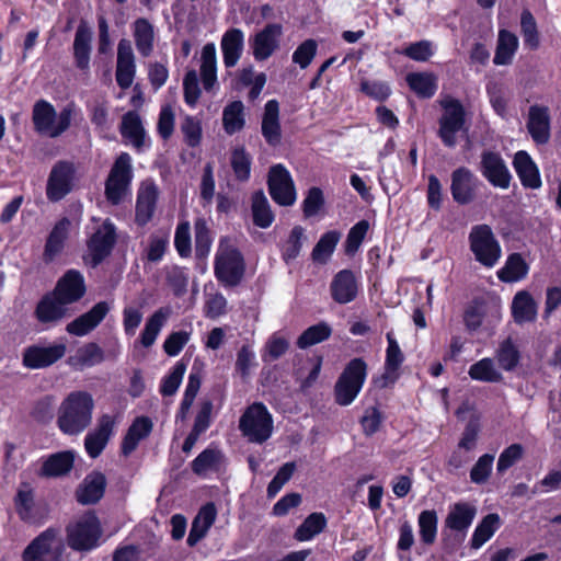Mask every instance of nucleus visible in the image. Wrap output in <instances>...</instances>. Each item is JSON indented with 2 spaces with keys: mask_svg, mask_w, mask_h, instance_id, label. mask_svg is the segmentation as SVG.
Wrapping results in <instances>:
<instances>
[{
  "mask_svg": "<svg viewBox=\"0 0 561 561\" xmlns=\"http://www.w3.org/2000/svg\"><path fill=\"white\" fill-rule=\"evenodd\" d=\"M93 411L94 400L91 393L83 390L71 391L58 407L57 426L62 434L77 436L91 425Z\"/></svg>",
  "mask_w": 561,
  "mask_h": 561,
  "instance_id": "obj_1",
  "label": "nucleus"
},
{
  "mask_svg": "<svg viewBox=\"0 0 561 561\" xmlns=\"http://www.w3.org/2000/svg\"><path fill=\"white\" fill-rule=\"evenodd\" d=\"M72 113V106L68 105L57 114L49 102L39 100L33 106L35 130L50 138L59 137L69 128Z\"/></svg>",
  "mask_w": 561,
  "mask_h": 561,
  "instance_id": "obj_2",
  "label": "nucleus"
},
{
  "mask_svg": "<svg viewBox=\"0 0 561 561\" xmlns=\"http://www.w3.org/2000/svg\"><path fill=\"white\" fill-rule=\"evenodd\" d=\"M273 417L261 402L249 405L239 420V430L249 442L262 444L273 434Z\"/></svg>",
  "mask_w": 561,
  "mask_h": 561,
  "instance_id": "obj_3",
  "label": "nucleus"
},
{
  "mask_svg": "<svg viewBox=\"0 0 561 561\" xmlns=\"http://www.w3.org/2000/svg\"><path fill=\"white\" fill-rule=\"evenodd\" d=\"M470 250L476 260L485 267H493L502 255V250L489 225H476L469 232Z\"/></svg>",
  "mask_w": 561,
  "mask_h": 561,
  "instance_id": "obj_4",
  "label": "nucleus"
},
{
  "mask_svg": "<svg viewBox=\"0 0 561 561\" xmlns=\"http://www.w3.org/2000/svg\"><path fill=\"white\" fill-rule=\"evenodd\" d=\"M366 375L365 362L360 358L352 359L335 383L336 403L343 407L350 405L360 392Z\"/></svg>",
  "mask_w": 561,
  "mask_h": 561,
  "instance_id": "obj_5",
  "label": "nucleus"
},
{
  "mask_svg": "<svg viewBox=\"0 0 561 561\" xmlns=\"http://www.w3.org/2000/svg\"><path fill=\"white\" fill-rule=\"evenodd\" d=\"M102 529L93 513L82 515L76 523L67 527V539L70 548L77 551H89L100 545Z\"/></svg>",
  "mask_w": 561,
  "mask_h": 561,
  "instance_id": "obj_6",
  "label": "nucleus"
},
{
  "mask_svg": "<svg viewBox=\"0 0 561 561\" xmlns=\"http://www.w3.org/2000/svg\"><path fill=\"white\" fill-rule=\"evenodd\" d=\"M133 176L131 157L127 152H122L105 182L107 201L114 205L119 204L129 194Z\"/></svg>",
  "mask_w": 561,
  "mask_h": 561,
  "instance_id": "obj_7",
  "label": "nucleus"
},
{
  "mask_svg": "<svg viewBox=\"0 0 561 561\" xmlns=\"http://www.w3.org/2000/svg\"><path fill=\"white\" fill-rule=\"evenodd\" d=\"M244 273L241 253L232 247H220L215 260V274L225 286H236Z\"/></svg>",
  "mask_w": 561,
  "mask_h": 561,
  "instance_id": "obj_8",
  "label": "nucleus"
},
{
  "mask_svg": "<svg viewBox=\"0 0 561 561\" xmlns=\"http://www.w3.org/2000/svg\"><path fill=\"white\" fill-rule=\"evenodd\" d=\"M444 110L439 118L438 135L447 147H455L457 144V133H459L465 125V108L460 101L448 98L442 101Z\"/></svg>",
  "mask_w": 561,
  "mask_h": 561,
  "instance_id": "obj_9",
  "label": "nucleus"
},
{
  "mask_svg": "<svg viewBox=\"0 0 561 561\" xmlns=\"http://www.w3.org/2000/svg\"><path fill=\"white\" fill-rule=\"evenodd\" d=\"M62 542L57 531L48 528L38 535L24 550L23 561H59Z\"/></svg>",
  "mask_w": 561,
  "mask_h": 561,
  "instance_id": "obj_10",
  "label": "nucleus"
},
{
  "mask_svg": "<svg viewBox=\"0 0 561 561\" xmlns=\"http://www.w3.org/2000/svg\"><path fill=\"white\" fill-rule=\"evenodd\" d=\"M268 192L273 201L282 206H291L297 195L289 171L283 164L271 167L267 179Z\"/></svg>",
  "mask_w": 561,
  "mask_h": 561,
  "instance_id": "obj_11",
  "label": "nucleus"
},
{
  "mask_svg": "<svg viewBox=\"0 0 561 561\" xmlns=\"http://www.w3.org/2000/svg\"><path fill=\"white\" fill-rule=\"evenodd\" d=\"M66 354V344L54 343L48 345L35 344L26 347L23 352L22 363L30 369L48 367Z\"/></svg>",
  "mask_w": 561,
  "mask_h": 561,
  "instance_id": "obj_12",
  "label": "nucleus"
},
{
  "mask_svg": "<svg viewBox=\"0 0 561 561\" xmlns=\"http://www.w3.org/2000/svg\"><path fill=\"white\" fill-rule=\"evenodd\" d=\"M75 179L73 164L67 161L57 162L48 176L46 195L51 202L62 199L72 190Z\"/></svg>",
  "mask_w": 561,
  "mask_h": 561,
  "instance_id": "obj_13",
  "label": "nucleus"
},
{
  "mask_svg": "<svg viewBox=\"0 0 561 561\" xmlns=\"http://www.w3.org/2000/svg\"><path fill=\"white\" fill-rule=\"evenodd\" d=\"M115 425L114 415L103 414L98 419L96 426L84 437V449L89 457L98 458L102 454L114 434Z\"/></svg>",
  "mask_w": 561,
  "mask_h": 561,
  "instance_id": "obj_14",
  "label": "nucleus"
},
{
  "mask_svg": "<svg viewBox=\"0 0 561 561\" xmlns=\"http://www.w3.org/2000/svg\"><path fill=\"white\" fill-rule=\"evenodd\" d=\"M480 172L495 187H510L512 175L500 153L483 151L480 161Z\"/></svg>",
  "mask_w": 561,
  "mask_h": 561,
  "instance_id": "obj_15",
  "label": "nucleus"
},
{
  "mask_svg": "<svg viewBox=\"0 0 561 561\" xmlns=\"http://www.w3.org/2000/svg\"><path fill=\"white\" fill-rule=\"evenodd\" d=\"M282 34V25L276 23L267 24L257 32L250 42L254 59L263 61L270 58L278 48Z\"/></svg>",
  "mask_w": 561,
  "mask_h": 561,
  "instance_id": "obj_16",
  "label": "nucleus"
},
{
  "mask_svg": "<svg viewBox=\"0 0 561 561\" xmlns=\"http://www.w3.org/2000/svg\"><path fill=\"white\" fill-rule=\"evenodd\" d=\"M115 227L110 220H105L92 233L88 241V249L93 266L100 264L111 253L115 243Z\"/></svg>",
  "mask_w": 561,
  "mask_h": 561,
  "instance_id": "obj_17",
  "label": "nucleus"
},
{
  "mask_svg": "<svg viewBox=\"0 0 561 561\" xmlns=\"http://www.w3.org/2000/svg\"><path fill=\"white\" fill-rule=\"evenodd\" d=\"M136 76L135 54L129 41L123 38L117 45L115 78L118 87L126 90L131 87Z\"/></svg>",
  "mask_w": 561,
  "mask_h": 561,
  "instance_id": "obj_18",
  "label": "nucleus"
},
{
  "mask_svg": "<svg viewBox=\"0 0 561 561\" xmlns=\"http://www.w3.org/2000/svg\"><path fill=\"white\" fill-rule=\"evenodd\" d=\"M93 32L85 21H81L77 27L73 44V62L82 73H90Z\"/></svg>",
  "mask_w": 561,
  "mask_h": 561,
  "instance_id": "obj_19",
  "label": "nucleus"
},
{
  "mask_svg": "<svg viewBox=\"0 0 561 561\" xmlns=\"http://www.w3.org/2000/svg\"><path fill=\"white\" fill-rule=\"evenodd\" d=\"M477 514L474 505L468 502H457L449 506L444 520V528L465 536Z\"/></svg>",
  "mask_w": 561,
  "mask_h": 561,
  "instance_id": "obj_20",
  "label": "nucleus"
},
{
  "mask_svg": "<svg viewBox=\"0 0 561 561\" xmlns=\"http://www.w3.org/2000/svg\"><path fill=\"white\" fill-rule=\"evenodd\" d=\"M67 306L53 293L46 294L35 308V317L46 329L51 328L66 317Z\"/></svg>",
  "mask_w": 561,
  "mask_h": 561,
  "instance_id": "obj_21",
  "label": "nucleus"
},
{
  "mask_svg": "<svg viewBox=\"0 0 561 561\" xmlns=\"http://www.w3.org/2000/svg\"><path fill=\"white\" fill-rule=\"evenodd\" d=\"M110 309L106 301L95 304L88 312L69 322L66 328L67 332L76 336L87 335L103 321Z\"/></svg>",
  "mask_w": 561,
  "mask_h": 561,
  "instance_id": "obj_22",
  "label": "nucleus"
},
{
  "mask_svg": "<svg viewBox=\"0 0 561 561\" xmlns=\"http://www.w3.org/2000/svg\"><path fill=\"white\" fill-rule=\"evenodd\" d=\"M477 179L467 168H458L451 173L450 192L456 203L467 205L476 195Z\"/></svg>",
  "mask_w": 561,
  "mask_h": 561,
  "instance_id": "obj_23",
  "label": "nucleus"
},
{
  "mask_svg": "<svg viewBox=\"0 0 561 561\" xmlns=\"http://www.w3.org/2000/svg\"><path fill=\"white\" fill-rule=\"evenodd\" d=\"M85 293L84 278L76 270L68 271L57 283L53 291L66 305L78 301Z\"/></svg>",
  "mask_w": 561,
  "mask_h": 561,
  "instance_id": "obj_24",
  "label": "nucleus"
},
{
  "mask_svg": "<svg viewBox=\"0 0 561 561\" xmlns=\"http://www.w3.org/2000/svg\"><path fill=\"white\" fill-rule=\"evenodd\" d=\"M527 129L537 145H546L550 139V114L547 106L531 105L528 112Z\"/></svg>",
  "mask_w": 561,
  "mask_h": 561,
  "instance_id": "obj_25",
  "label": "nucleus"
},
{
  "mask_svg": "<svg viewBox=\"0 0 561 561\" xmlns=\"http://www.w3.org/2000/svg\"><path fill=\"white\" fill-rule=\"evenodd\" d=\"M199 75L203 89L207 93H215L219 84L217 78V54L214 43H207L202 48Z\"/></svg>",
  "mask_w": 561,
  "mask_h": 561,
  "instance_id": "obj_26",
  "label": "nucleus"
},
{
  "mask_svg": "<svg viewBox=\"0 0 561 561\" xmlns=\"http://www.w3.org/2000/svg\"><path fill=\"white\" fill-rule=\"evenodd\" d=\"M334 301L344 305L353 301L358 293V282L351 270L340 271L332 279L330 286Z\"/></svg>",
  "mask_w": 561,
  "mask_h": 561,
  "instance_id": "obj_27",
  "label": "nucleus"
},
{
  "mask_svg": "<svg viewBox=\"0 0 561 561\" xmlns=\"http://www.w3.org/2000/svg\"><path fill=\"white\" fill-rule=\"evenodd\" d=\"M244 47V33L240 28L227 30L220 42L222 61L226 68L234 67L242 56Z\"/></svg>",
  "mask_w": 561,
  "mask_h": 561,
  "instance_id": "obj_28",
  "label": "nucleus"
},
{
  "mask_svg": "<svg viewBox=\"0 0 561 561\" xmlns=\"http://www.w3.org/2000/svg\"><path fill=\"white\" fill-rule=\"evenodd\" d=\"M70 227L71 221L66 217L53 227L44 247L43 260L45 263H51L62 252Z\"/></svg>",
  "mask_w": 561,
  "mask_h": 561,
  "instance_id": "obj_29",
  "label": "nucleus"
},
{
  "mask_svg": "<svg viewBox=\"0 0 561 561\" xmlns=\"http://www.w3.org/2000/svg\"><path fill=\"white\" fill-rule=\"evenodd\" d=\"M513 165L523 186L533 190L541 186L539 170L526 151L520 150L515 153Z\"/></svg>",
  "mask_w": 561,
  "mask_h": 561,
  "instance_id": "obj_30",
  "label": "nucleus"
},
{
  "mask_svg": "<svg viewBox=\"0 0 561 561\" xmlns=\"http://www.w3.org/2000/svg\"><path fill=\"white\" fill-rule=\"evenodd\" d=\"M262 135L266 142L276 146L280 141L279 104L276 100L265 103L262 118Z\"/></svg>",
  "mask_w": 561,
  "mask_h": 561,
  "instance_id": "obj_31",
  "label": "nucleus"
},
{
  "mask_svg": "<svg viewBox=\"0 0 561 561\" xmlns=\"http://www.w3.org/2000/svg\"><path fill=\"white\" fill-rule=\"evenodd\" d=\"M158 188L153 183H144L136 203V221L144 226L150 221L156 209Z\"/></svg>",
  "mask_w": 561,
  "mask_h": 561,
  "instance_id": "obj_32",
  "label": "nucleus"
},
{
  "mask_svg": "<svg viewBox=\"0 0 561 561\" xmlns=\"http://www.w3.org/2000/svg\"><path fill=\"white\" fill-rule=\"evenodd\" d=\"M106 479L101 472L88 474L77 492V500L81 504H94L104 494Z\"/></svg>",
  "mask_w": 561,
  "mask_h": 561,
  "instance_id": "obj_33",
  "label": "nucleus"
},
{
  "mask_svg": "<svg viewBox=\"0 0 561 561\" xmlns=\"http://www.w3.org/2000/svg\"><path fill=\"white\" fill-rule=\"evenodd\" d=\"M152 431V422L147 416L136 417L129 426L122 443V453L125 456L131 454L139 442L146 438Z\"/></svg>",
  "mask_w": 561,
  "mask_h": 561,
  "instance_id": "obj_34",
  "label": "nucleus"
},
{
  "mask_svg": "<svg viewBox=\"0 0 561 561\" xmlns=\"http://www.w3.org/2000/svg\"><path fill=\"white\" fill-rule=\"evenodd\" d=\"M216 507L213 503L204 505L192 523V527L187 537V543L195 546L204 538L216 519Z\"/></svg>",
  "mask_w": 561,
  "mask_h": 561,
  "instance_id": "obj_35",
  "label": "nucleus"
},
{
  "mask_svg": "<svg viewBox=\"0 0 561 561\" xmlns=\"http://www.w3.org/2000/svg\"><path fill=\"white\" fill-rule=\"evenodd\" d=\"M121 134L137 150L145 146V129L140 116L135 111H129L122 117Z\"/></svg>",
  "mask_w": 561,
  "mask_h": 561,
  "instance_id": "obj_36",
  "label": "nucleus"
},
{
  "mask_svg": "<svg viewBox=\"0 0 561 561\" xmlns=\"http://www.w3.org/2000/svg\"><path fill=\"white\" fill-rule=\"evenodd\" d=\"M75 455L70 450L59 451L47 457L41 468V476L55 478L68 473L73 467Z\"/></svg>",
  "mask_w": 561,
  "mask_h": 561,
  "instance_id": "obj_37",
  "label": "nucleus"
},
{
  "mask_svg": "<svg viewBox=\"0 0 561 561\" xmlns=\"http://www.w3.org/2000/svg\"><path fill=\"white\" fill-rule=\"evenodd\" d=\"M134 39L138 53L142 57L152 54L154 47V28L153 25L144 18H139L134 22Z\"/></svg>",
  "mask_w": 561,
  "mask_h": 561,
  "instance_id": "obj_38",
  "label": "nucleus"
},
{
  "mask_svg": "<svg viewBox=\"0 0 561 561\" xmlns=\"http://www.w3.org/2000/svg\"><path fill=\"white\" fill-rule=\"evenodd\" d=\"M512 312L516 323L533 322L537 318V304L528 291H518L513 298Z\"/></svg>",
  "mask_w": 561,
  "mask_h": 561,
  "instance_id": "obj_39",
  "label": "nucleus"
},
{
  "mask_svg": "<svg viewBox=\"0 0 561 561\" xmlns=\"http://www.w3.org/2000/svg\"><path fill=\"white\" fill-rule=\"evenodd\" d=\"M104 360V352L96 343H87L80 346L76 354L68 358V363L76 369L95 366Z\"/></svg>",
  "mask_w": 561,
  "mask_h": 561,
  "instance_id": "obj_40",
  "label": "nucleus"
},
{
  "mask_svg": "<svg viewBox=\"0 0 561 561\" xmlns=\"http://www.w3.org/2000/svg\"><path fill=\"white\" fill-rule=\"evenodd\" d=\"M517 48V36L507 30H500L493 62L495 65L511 64Z\"/></svg>",
  "mask_w": 561,
  "mask_h": 561,
  "instance_id": "obj_41",
  "label": "nucleus"
},
{
  "mask_svg": "<svg viewBox=\"0 0 561 561\" xmlns=\"http://www.w3.org/2000/svg\"><path fill=\"white\" fill-rule=\"evenodd\" d=\"M169 316V309L160 308L147 319L145 328L140 334V343L144 347H150L154 344Z\"/></svg>",
  "mask_w": 561,
  "mask_h": 561,
  "instance_id": "obj_42",
  "label": "nucleus"
},
{
  "mask_svg": "<svg viewBox=\"0 0 561 561\" xmlns=\"http://www.w3.org/2000/svg\"><path fill=\"white\" fill-rule=\"evenodd\" d=\"M327 524V517L323 513H311L296 529L294 539L299 542L310 541L324 530Z\"/></svg>",
  "mask_w": 561,
  "mask_h": 561,
  "instance_id": "obj_43",
  "label": "nucleus"
},
{
  "mask_svg": "<svg viewBox=\"0 0 561 561\" xmlns=\"http://www.w3.org/2000/svg\"><path fill=\"white\" fill-rule=\"evenodd\" d=\"M245 125L244 105L241 101L228 103L222 111V126L228 135L240 131Z\"/></svg>",
  "mask_w": 561,
  "mask_h": 561,
  "instance_id": "obj_44",
  "label": "nucleus"
},
{
  "mask_svg": "<svg viewBox=\"0 0 561 561\" xmlns=\"http://www.w3.org/2000/svg\"><path fill=\"white\" fill-rule=\"evenodd\" d=\"M251 201V210L254 225L262 229L268 228L274 221V214L264 192L257 191L253 193Z\"/></svg>",
  "mask_w": 561,
  "mask_h": 561,
  "instance_id": "obj_45",
  "label": "nucleus"
},
{
  "mask_svg": "<svg viewBox=\"0 0 561 561\" xmlns=\"http://www.w3.org/2000/svg\"><path fill=\"white\" fill-rule=\"evenodd\" d=\"M224 461V454L215 447L203 450L192 462V470L198 476L208 471H218Z\"/></svg>",
  "mask_w": 561,
  "mask_h": 561,
  "instance_id": "obj_46",
  "label": "nucleus"
},
{
  "mask_svg": "<svg viewBox=\"0 0 561 561\" xmlns=\"http://www.w3.org/2000/svg\"><path fill=\"white\" fill-rule=\"evenodd\" d=\"M341 233L331 230L321 236L311 252V260L317 264H325L331 259L339 241Z\"/></svg>",
  "mask_w": 561,
  "mask_h": 561,
  "instance_id": "obj_47",
  "label": "nucleus"
},
{
  "mask_svg": "<svg viewBox=\"0 0 561 561\" xmlns=\"http://www.w3.org/2000/svg\"><path fill=\"white\" fill-rule=\"evenodd\" d=\"M501 525L500 516L495 513L488 514L483 517V519L477 525L472 537H471V548L479 549L481 548L491 537L495 534Z\"/></svg>",
  "mask_w": 561,
  "mask_h": 561,
  "instance_id": "obj_48",
  "label": "nucleus"
},
{
  "mask_svg": "<svg viewBox=\"0 0 561 561\" xmlns=\"http://www.w3.org/2000/svg\"><path fill=\"white\" fill-rule=\"evenodd\" d=\"M410 89L420 98H432L437 90L436 77L427 72H414L407 76Z\"/></svg>",
  "mask_w": 561,
  "mask_h": 561,
  "instance_id": "obj_49",
  "label": "nucleus"
},
{
  "mask_svg": "<svg viewBox=\"0 0 561 561\" xmlns=\"http://www.w3.org/2000/svg\"><path fill=\"white\" fill-rule=\"evenodd\" d=\"M528 273V266L519 253L507 257L505 265L497 271V277L506 283L518 282Z\"/></svg>",
  "mask_w": 561,
  "mask_h": 561,
  "instance_id": "obj_50",
  "label": "nucleus"
},
{
  "mask_svg": "<svg viewBox=\"0 0 561 561\" xmlns=\"http://www.w3.org/2000/svg\"><path fill=\"white\" fill-rule=\"evenodd\" d=\"M419 536L424 545H433L437 537L438 516L435 510H424L417 517Z\"/></svg>",
  "mask_w": 561,
  "mask_h": 561,
  "instance_id": "obj_51",
  "label": "nucleus"
},
{
  "mask_svg": "<svg viewBox=\"0 0 561 561\" xmlns=\"http://www.w3.org/2000/svg\"><path fill=\"white\" fill-rule=\"evenodd\" d=\"M331 327L327 322H319L306 329L297 340V346L306 350L312 345L321 343L330 337Z\"/></svg>",
  "mask_w": 561,
  "mask_h": 561,
  "instance_id": "obj_52",
  "label": "nucleus"
},
{
  "mask_svg": "<svg viewBox=\"0 0 561 561\" xmlns=\"http://www.w3.org/2000/svg\"><path fill=\"white\" fill-rule=\"evenodd\" d=\"M230 164L237 181L247 182L250 179L252 158L243 147H236L232 150Z\"/></svg>",
  "mask_w": 561,
  "mask_h": 561,
  "instance_id": "obj_53",
  "label": "nucleus"
},
{
  "mask_svg": "<svg viewBox=\"0 0 561 561\" xmlns=\"http://www.w3.org/2000/svg\"><path fill=\"white\" fill-rule=\"evenodd\" d=\"M14 504L19 517L27 523L35 520L34 515V494L28 485H23L16 492Z\"/></svg>",
  "mask_w": 561,
  "mask_h": 561,
  "instance_id": "obj_54",
  "label": "nucleus"
},
{
  "mask_svg": "<svg viewBox=\"0 0 561 561\" xmlns=\"http://www.w3.org/2000/svg\"><path fill=\"white\" fill-rule=\"evenodd\" d=\"M194 230L196 255L204 257L208 255L213 244V237L207 220L203 217L197 218L194 222Z\"/></svg>",
  "mask_w": 561,
  "mask_h": 561,
  "instance_id": "obj_55",
  "label": "nucleus"
},
{
  "mask_svg": "<svg viewBox=\"0 0 561 561\" xmlns=\"http://www.w3.org/2000/svg\"><path fill=\"white\" fill-rule=\"evenodd\" d=\"M469 376L479 381L497 382L502 379V375L496 370L492 359L483 358L471 365Z\"/></svg>",
  "mask_w": 561,
  "mask_h": 561,
  "instance_id": "obj_56",
  "label": "nucleus"
},
{
  "mask_svg": "<svg viewBox=\"0 0 561 561\" xmlns=\"http://www.w3.org/2000/svg\"><path fill=\"white\" fill-rule=\"evenodd\" d=\"M186 371V365L183 362H178L170 373L164 376L160 385V393L164 397H170L176 393L183 376Z\"/></svg>",
  "mask_w": 561,
  "mask_h": 561,
  "instance_id": "obj_57",
  "label": "nucleus"
},
{
  "mask_svg": "<svg viewBox=\"0 0 561 561\" xmlns=\"http://www.w3.org/2000/svg\"><path fill=\"white\" fill-rule=\"evenodd\" d=\"M304 240L305 229L301 226H295L282 248L284 261H293L299 255Z\"/></svg>",
  "mask_w": 561,
  "mask_h": 561,
  "instance_id": "obj_58",
  "label": "nucleus"
},
{
  "mask_svg": "<svg viewBox=\"0 0 561 561\" xmlns=\"http://www.w3.org/2000/svg\"><path fill=\"white\" fill-rule=\"evenodd\" d=\"M520 32L524 43L530 49L539 47V34L537 23L530 11L524 10L520 15Z\"/></svg>",
  "mask_w": 561,
  "mask_h": 561,
  "instance_id": "obj_59",
  "label": "nucleus"
},
{
  "mask_svg": "<svg viewBox=\"0 0 561 561\" xmlns=\"http://www.w3.org/2000/svg\"><path fill=\"white\" fill-rule=\"evenodd\" d=\"M202 95L198 73L195 69L188 70L183 78V96L185 103L194 108Z\"/></svg>",
  "mask_w": 561,
  "mask_h": 561,
  "instance_id": "obj_60",
  "label": "nucleus"
},
{
  "mask_svg": "<svg viewBox=\"0 0 561 561\" xmlns=\"http://www.w3.org/2000/svg\"><path fill=\"white\" fill-rule=\"evenodd\" d=\"M56 412V399L53 396H44L38 399L31 411L32 417L43 424L49 423Z\"/></svg>",
  "mask_w": 561,
  "mask_h": 561,
  "instance_id": "obj_61",
  "label": "nucleus"
},
{
  "mask_svg": "<svg viewBox=\"0 0 561 561\" xmlns=\"http://www.w3.org/2000/svg\"><path fill=\"white\" fill-rule=\"evenodd\" d=\"M496 357L500 366L507 371L513 370L519 363V352L511 339L501 343Z\"/></svg>",
  "mask_w": 561,
  "mask_h": 561,
  "instance_id": "obj_62",
  "label": "nucleus"
},
{
  "mask_svg": "<svg viewBox=\"0 0 561 561\" xmlns=\"http://www.w3.org/2000/svg\"><path fill=\"white\" fill-rule=\"evenodd\" d=\"M174 247L181 257H188L192 252L191 226L188 221L178 224L174 233Z\"/></svg>",
  "mask_w": 561,
  "mask_h": 561,
  "instance_id": "obj_63",
  "label": "nucleus"
},
{
  "mask_svg": "<svg viewBox=\"0 0 561 561\" xmlns=\"http://www.w3.org/2000/svg\"><path fill=\"white\" fill-rule=\"evenodd\" d=\"M181 131L187 146L194 148L201 144L202 124L196 117L186 115L181 123Z\"/></svg>",
  "mask_w": 561,
  "mask_h": 561,
  "instance_id": "obj_64",
  "label": "nucleus"
}]
</instances>
